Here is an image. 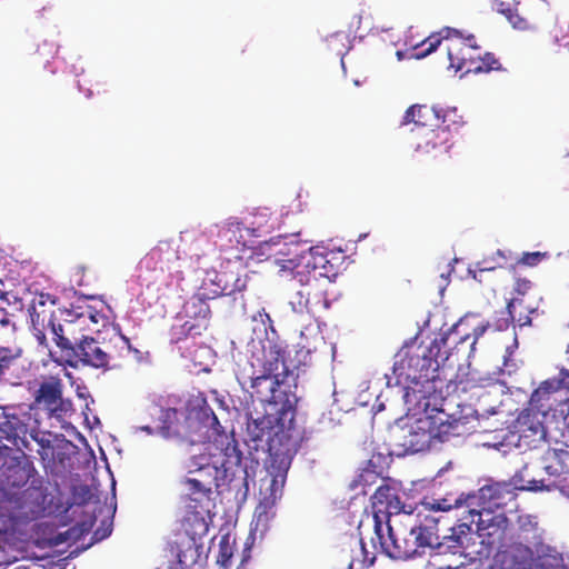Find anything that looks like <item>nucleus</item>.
<instances>
[{"mask_svg": "<svg viewBox=\"0 0 569 569\" xmlns=\"http://www.w3.org/2000/svg\"><path fill=\"white\" fill-rule=\"evenodd\" d=\"M39 433L40 432L38 431V428L37 427H32L28 435H30V437L36 442H38V445L41 447L42 450L52 449L50 439H48V438H46L43 436L39 437Z\"/></svg>", "mask_w": 569, "mask_h": 569, "instance_id": "obj_44", "label": "nucleus"}, {"mask_svg": "<svg viewBox=\"0 0 569 569\" xmlns=\"http://www.w3.org/2000/svg\"><path fill=\"white\" fill-rule=\"evenodd\" d=\"M470 527L476 525L477 531L489 539V543L502 541L509 528V519L503 511L468 509Z\"/></svg>", "mask_w": 569, "mask_h": 569, "instance_id": "obj_16", "label": "nucleus"}, {"mask_svg": "<svg viewBox=\"0 0 569 569\" xmlns=\"http://www.w3.org/2000/svg\"><path fill=\"white\" fill-rule=\"evenodd\" d=\"M452 508L451 503H448L447 499L437 500L431 503V509L436 511H448Z\"/></svg>", "mask_w": 569, "mask_h": 569, "instance_id": "obj_49", "label": "nucleus"}, {"mask_svg": "<svg viewBox=\"0 0 569 569\" xmlns=\"http://www.w3.org/2000/svg\"><path fill=\"white\" fill-rule=\"evenodd\" d=\"M141 431L147 432L148 435L154 433V428H152L150 425H144L139 428Z\"/></svg>", "mask_w": 569, "mask_h": 569, "instance_id": "obj_53", "label": "nucleus"}, {"mask_svg": "<svg viewBox=\"0 0 569 569\" xmlns=\"http://www.w3.org/2000/svg\"><path fill=\"white\" fill-rule=\"evenodd\" d=\"M567 495L569 497V485L567 486Z\"/></svg>", "mask_w": 569, "mask_h": 569, "instance_id": "obj_59", "label": "nucleus"}, {"mask_svg": "<svg viewBox=\"0 0 569 569\" xmlns=\"http://www.w3.org/2000/svg\"><path fill=\"white\" fill-rule=\"evenodd\" d=\"M21 353V349L13 351L8 347L0 346V387L21 385L26 376Z\"/></svg>", "mask_w": 569, "mask_h": 569, "instance_id": "obj_21", "label": "nucleus"}, {"mask_svg": "<svg viewBox=\"0 0 569 569\" xmlns=\"http://www.w3.org/2000/svg\"><path fill=\"white\" fill-rule=\"evenodd\" d=\"M118 341H119V342H120V345H121V346H120V348H121V349H126L128 353H129V352H134L136 355H138V353H139V350H138V349H136V348H132V346H131V343H130L129 338H127L126 336L120 335V336L118 337Z\"/></svg>", "mask_w": 569, "mask_h": 569, "instance_id": "obj_48", "label": "nucleus"}, {"mask_svg": "<svg viewBox=\"0 0 569 569\" xmlns=\"http://www.w3.org/2000/svg\"><path fill=\"white\" fill-rule=\"evenodd\" d=\"M193 321H203L206 329L208 328L210 308L207 298L203 295L192 296L183 306L182 315Z\"/></svg>", "mask_w": 569, "mask_h": 569, "instance_id": "obj_34", "label": "nucleus"}, {"mask_svg": "<svg viewBox=\"0 0 569 569\" xmlns=\"http://www.w3.org/2000/svg\"><path fill=\"white\" fill-rule=\"evenodd\" d=\"M278 223L277 216L267 207L257 208L251 214L246 230L253 237L272 232Z\"/></svg>", "mask_w": 569, "mask_h": 569, "instance_id": "obj_30", "label": "nucleus"}, {"mask_svg": "<svg viewBox=\"0 0 569 569\" xmlns=\"http://www.w3.org/2000/svg\"><path fill=\"white\" fill-rule=\"evenodd\" d=\"M163 408L161 405L157 403L156 401H151L148 403L144 409L143 413L150 418L152 422L160 421V417L162 415Z\"/></svg>", "mask_w": 569, "mask_h": 569, "instance_id": "obj_43", "label": "nucleus"}, {"mask_svg": "<svg viewBox=\"0 0 569 569\" xmlns=\"http://www.w3.org/2000/svg\"><path fill=\"white\" fill-rule=\"evenodd\" d=\"M186 410L189 421L196 420L201 427L212 430L217 435L223 431L203 392L191 395L186 403Z\"/></svg>", "mask_w": 569, "mask_h": 569, "instance_id": "obj_20", "label": "nucleus"}, {"mask_svg": "<svg viewBox=\"0 0 569 569\" xmlns=\"http://www.w3.org/2000/svg\"><path fill=\"white\" fill-rule=\"evenodd\" d=\"M515 293L516 295L513 297L525 298H531L532 295H539L530 280L520 278L516 280Z\"/></svg>", "mask_w": 569, "mask_h": 569, "instance_id": "obj_42", "label": "nucleus"}, {"mask_svg": "<svg viewBox=\"0 0 569 569\" xmlns=\"http://www.w3.org/2000/svg\"><path fill=\"white\" fill-rule=\"evenodd\" d=\"M545 471L552 477L569 475V428L560 430V438H555L553 446L542 456Z\"/></svg>", "mask_w": 569, "mask_h": 569, "instance_id": "obj_18", "label": "nucleus"}, {"mask_svg": "<svg viewBox=\"0 0 569 569\" xmlns=\"http://www.w3.org/2000/svg\"><path fill=\"white\" fill-rule=\"evenodd\" d=\"M219 282H223L221 295H232L234 292L243 291L247 288L248 274H240L233 272H222L218 276Z\"/></svg>", "mask_w": 569, "mask_h": 569, "instance_id": "obj_39", "label": "nucleus"}, {"mask_svg": "<svg viewBox=\"0 0 569 569\" xmlns=\"http://www.w3.org/2000/svg\"><path fill=\"white\" fill-rule=\"evenodd\" d=\"M282 350L278 346L262 347L261 351L252 352L249 365L243 368L238 380L242 387L249 385L252 395L261 402H268L271 410L281 412L282 416L293 419L296 417L298 397L291 390V382L279 373Z\"/></svg>", "mask_w": 569, "mask_h": 569, "instance_id": "obj_2", "label": "nucleus"}, {"mask_svg": "<svg viewBox=\"0 0 569 569\" xmlns=\"http://www.w3.org/2000/svg\"><path fill=\"white\" fill-rule=\"evenodd\" d=\"M568 352H569V345H568Z\"/></svg>", "mask_w": 569, "mask_h": 569, "instance_id": "obj_60", "label": "nucleus"}, {"mask_svg": "<svg viewBox=\"0 0 569 569\" xmlns=\"http://www.w3.org/2000/svg\"><path fill=\"white\" fill-rule=\"evenodd\" d=\"M246 229L243 223L237 218H229L226 221L218 224L217 237L220 241L222 249L237 248L239 244L244 246L242 231Z\"/></svg>", "mask_w": 569, "mask_h": 569, "instance_id": "obj_31", "label": "nucleus"}, {"mask_svg": "<svg viewBox=\"0 0 569 569\" xmlns=\"http://www.w3.org/2000/svg\"><path fill=\"white\" fill-rule=\"evenodd\" d=\"M204 330L207 329L203 321H193L180 315L170 327L169 340L171 343H180L189 338L201 336Z\"/></svg>", "mask_w": 569, "mask_h": 569, "instance_id": "obj_33", "label": "nucleus"}, {"mask_svg": "<svg viewBox=\"0 0 569 569\" xmlns=\"http://www.w3.org/2000/svg\"><path fill=\"white\" fill-rule=\"evenodd\" d=\"M242 452L237 441L227 438L224 448L209 446L194 455L188 463V475L212 487L219 493L226 487L229 492L243 497L249 491L248 471L241 466Z\"/></svg>", "mask_w": 569, "mask_h": 569, "instance_id": "obj_3", "label": "nucleus"}, {"mask_svg": "<svg viewBox=\"0 0 569 569\" xmlns=\"http://www.w3.org/2000/svg\"><path fill=\"white\" fill-rule=\"evenodd\" d=\"M371 541L375 546L379 543L381 551L392 559H409L421 553L413 542H409L407 539L400 540L391 526L390 535L388 531L382 530L381 537L375 533Z\"/></svg>", "mask_w": 569, "mask_h": 569, "instance_id": "obj_23", "label": "nucleus"}, {"mask_svg": "<svg viewBox=\"0 0 569 569\" xmlns=\"http://www.w3.org/2000/svg\"><path fill=\"white\" fill-rule=\"evenodd\" d=\"M472 73H488L490 71H499L502 69L500 61L491 52H486L483 56L476 54L475 61L470 66Z\"/></svg>", "mask_w": 569, "mask_h": 569, "instance_id": "obj_40", "label": "nucleus"}, {"mask_svg": "<svg viewBox=\"0 0 569 569\" xmlns=\"http://www.w3.org/2000/svg\"><path fill=\"white\" fill-rule=\"evenodd\" d=\"M485 330H486V327H483V326H478L473 329V337H472V341L470 345L471 348H473V346L476 345L479 337H481L483 335Z\"/></svg>", "mask_w": 569, "mask_h": 569, "instance_id": "obj_50", "label": "nucleus"}, {"mask_svg": "<svg viewBox=\"0 0 569 569\" xmlns=\"http://www.w3.org/2000/svg\"><path fill=\"white\" fill-rule=\"evenodd\" d=\"M446 49L448 53V59L450 62V68H453L456 71H465L466 73H472L469 71L470 66L475 61L476 52L470 51L467 47L462 46V42L457 39H452V42L446 41Z\"/></svg>", "mask_w": 569, "mask_h": 569, "instance_id": "obj_32", "label": "nucleus"}, {"mask_svg": "<svg viewBox=\"0 0 569 569\" xmlns=\"http://www.w3.org/2000/svg\"><path fill=\"white\" fill-rule=\"evenodd\" d=\"M258 315H259L260 320H261L263 323L268 322V323H269V326H270V328H272V320H271V317H270V315H269L268 312H266V310H264V309H262L261 311H259V312H258Z\"/></svg>", "mask_w": 569, "mask_h": 569, "instance_id": "obj_51", "label": "nucleus"}, {"mask_svg": "<svg viewBox=\"0 0 569 569\" xmlns=\"http://www.w3.org/2000/svg\"><path fill=\"white\" fill-rule=\"evenodd\" d=\"M33 471L34 468L31 463L17 461L9 466L4 472L6 485L10 488L20 489L29 482Z\"/></svg>", "mask_w": 569, "mask_h": 569, "instance_id": "obj_36", "label": "nucleus"}, {"mask_svg": "<svg viewBox=\"0 0 569 569\" xmlns=\"http://www.w3.org/2000/svg\"><path fill=\"white\" fill-rule=\"evenodd\" d=\"M113 356L109 346H102L97 339L89 336H82L80 343L76 347V352L68 365L78 368L79 365L108 371L117 367L112 363Z\"/></svg>", "mask_w": 569, "mask_h": 569, "instance_id": "obj_13", "label": "nucleus"}, {"mask_svg": "<svg viewBox=\"0 0 569 569\" xmlns=\"http://www.w3.org/2000/svg\"><path fill=\"white\" fill-rule=\"evenodd\" d=\"M346 569H366L373 565L375 556H369L362 539H351L341 550Z\"/></svg>", "mask_w": 569, "mask_h": 569, "instance_id": "obj_28", "label": "nucleus"}, {"mask_svg": "<svg viewBox=\"0 0 569 569\" xmlns=\"http://www.w3.org/2000/svg\"><path fill=\"white\" fill-rule=\"evenodd\" d=\"M517 496V488L511 482H492L482 486L477 495H469L466 503L468 509L478 506V510H498L513 503Z\"/></svg>", "mask_w": 569, "mask_h": 569, "instance_id": "obj_14", "label": "nucleus"}, {"mask_svg": "<svg viewBox=\"0 0 569 569\" xmlns=\"http://www.w3.org/2000/svg\"><path fill=\"white\" fill-rule=\"evenodd\" d=\"M443 412L432 417L418 419L411 425L401 428L396 436L398 455L417 453L430 448L432 441H445L450 436H458L459 420L443 419Z\"/></svg>", "mask_w": 569, "mask_h": 569, "instance_id": "obj_4", "label": "nucleus"}, {"mask_svg": "<svg viewBox=\"0 0 569 569\" xmlns=\"http://www.w3.org/2000/svg\"><path fill=\"white\" fill-rule=\"evenodd\" d=\"M552 559H553V560H557V561H560V560H561V557H556V556H553V557H552Z\"/></svg>", "mask_w": 569, "mask_h": 569, "instance_id": "obj_56", "label": "nucleus"}, {"mask_svg": "<svg viewBox=\"0 0 569 569\" xmlns=\"http://www.w3.org/2000/svg\"><path fill=\"white\" fill-rule=\"evenodd\" d=\"M400 483L391 478H383L382 483L371 496L373 532L381 536L382 530L390 533V518L399 515L405 505L400 497Z\"/></svg>", "mask_w": 569, "mask_h": 569, "instance_id": "obj_9", "label": "nucleus"}, {"mask_svg": "<svg viewBox=\"0 0 569 569\" xmlns=\"http://www.w3.org/2000/svg\"><path fill=\"white\" fill-rule=\"evenodd\" d=\"M295 279L301 283V288L290 301L296 317L295 321L305 330H309L317 327V313L329 308L328 287L330 283L327 277L322 274L317 277L315 273L306 276L302 272H297Z\"/></svg>", "mask_w": 569, "mask_h": 569, "instance_id": "obj_6", "label": "nucleus"}, {"mask_svg": "<svg viewBox=\"0 0 569 569\" xmlns=\"http://www.w3.org/2000/svg\"><path fill=\"white\" fill-rule=\"evenodd\" d=\"M248 442L252 443L254 450L262 449L270 457V448L274 439L289 438L298 448V435L295 430V418L286 417L281 412L271 410L267 415L251 419L247 422Z\"/></svg>", "mask_w": 569, "mask_h": 569, "instance_id": "obj_7", "label": "nucleus"}, {"mask_svg": "<svg viewBox=\"0 0 569 569\" xmlns=\"http://www.w3.org/2000/svg\"><path fill=\"white\" fill-rule=\"evenodd\" d=\"M39 456H41L42 459H44L43 452L39 450Z\"/></svg>", "mask_w": 569, "mask_h": 569, "instance_id": "obj_58", "label": "nucleus"}, {"mask_svg": "<svg viewBox=\"0 0 569 569\" xmlns=\"http://www.w3.org/2000/svg\"><path fill=\"white\" fill-rule=\"evenodd\" d=\"M461 503H462V501H461V499H460V498H459V499H456V501H455V507H460V506H461Z\"/></svg>", "mask_w": 569, "mask_h": 569, "instance_id": "obj_55", "label": "nucleus"}, {"mask_svg": "<svg viewBox=\"0 0 569 569\" xmlns=\"http://www.w3.org/2000/svg\"><path fill=\"white\" fill-rule=\"evenodd\" d=\"M540 301V295H532L531 298L512 297L507 305L516 316V323L519 327H526L531 326V316L537 313Z\"/></svg>", "mask_w": 569, "mask_h": 569, "instance_id": "obj_29", "label": "nucleus"}, {"mask_svg": "<svg viewBox=\"0 0 569 569\" xmlns=\"http://www.w3.org/2000/svg\"><path fill=\"white\" fill-rule=\"evenodd\" d=\"M458 37L459 40L462 42V46L470 49V51L476 52L480 49V47L477 44V40L473 34L463 36L462 31L458 29L445 27L437 34H431L423 42L425 44H428V47L422 53V57L433 52L441 44L442 41L452 42V39H457Z\"/></svg>", "mask_w": 569, "mask_h": 569, "instance_id": "obj_27", "label": "nucleus"}, {"mask_svg": "<svg viewBox=\"0 0 569 569\" xmlns=\"http://www.w3.org/2000/svg\"><path fill=\"white\" fill-rule=\"evenodd\" d=\"M507 18L515 28L523 29L526 27V20L519 17V14L513 13L511 9H508Z\"/></svg>", "mask_w": 569, "mask_h": 569, "instance_id": "obj_47", "label": "nucleus"}, {"mask_svg": "<svg viewBox=\"0 0 569 569\" xmlns=\"http://www.w3.org/2000/svg\"><path fill=\"white\" fill-rule=\"evenodd\" d=\"M48 330L52 333L53 341L60 349L62 356L66 357V362L68 363L74 355L76 347L80 343L83 335L77 330V325L73 321L56 323L53 320L52 325H49Z\"/></svg>", "mask_w": 569, "mask_h": 569, "instance_id": "obj_24", "label": "nucleus"}, {"mask_svg": "<svg viewBox=\"0 0 569 569\" xmlns=\"http://www.w3.org/2000/svg\"><path fill=\"white\" fill-rule=\"evenodd\" d=\"M529 410L569 428V370L561 369L557 377L540 382L531 393Z\"/></svg>", "mask_w": 569, "mask_h": 569, "instance_id": "obj_5", "label": "nucleus"}, {"mask_svg": "<svg viewBox=\"0 0 569 569\" xmlns=\"http://www.w3.org/2000/svg\"><path fill=\"white\" fill-rule=\"evenodd\" d=\"M87 313H88V318H90V320H91L92 322H94V323H98V322H99V319H100V318H103V316H102V315H100L99 312H94V313H93L92 311H90V310H89Z\"/></svg>", "mask_w": 569, "mask_h": 569, "instance_id": "obj_52", "label": "nucleus"}, {"mask_svg": "<svg viewBox=\"0 0 569 569\" xmlns=\"http://www.w3.org/2000/svg\"><path fill=\"white\" fill-rule=\"evenodd\" d=\"M293 441L289 438L274 439L270 448V457L267 461L269 476L268 498L274 502L282 496L287 475L293 456L297 453Z\"/></svg>", "mask_w": 569, "mask_h": 569, "instance_id": "obj_11", "label": "nucleus"}, {"mask_svg": "<svg viewBox=\"0 0 569 569\" xmlns=\"http://www.w3.org/2000/svg\"><path fill=\"white\" fill-rule=\"evenodd\" d=\"M469 338V333L460 335L458 327H455L447 336L436 339L430 347L412 345L401 348L392 367L397 382L407 383V389L418 395L419 400H427V405L430 400L436 402L453 392H467L476 387L475 379L469 378V373L459 372L455 379L441 378L439 362L432 357V352L437 349L438 353L440 347L447 346L450 340L455 345H460Z\"/></svg>", "mask_w": 569, "mask_h": 569, "instance_id": "obj_1", "label": "nucleus"}, {"mask_svg": "<svg viewBox=\"0 0 569 569\" xmlns=\"http://www.w3.org/2000/svg\"><path fill=\"white\" fill-rule=\"evenodd\" d=\"M182 485L186 488L189 499L199 506L204 503L208 505L212 499L213 491L216 490L212 487H208V485L202 482L200 479H196L193 476L189 475H187L182 480Z\"/></svg>", "mask_w": 569, "mask_h": 569, "instance_id": "obj_35", "label": "nucleus"}, {"mask_svg": "<svg viewBox=\"0 0 569 569\" xmlns=\"http://www.w3.org/2000/svg\"><path fill=\"white\" fill-rule=\"evenodd\" d=\"M511 323H516V316L507 306L505 310L497 312L491 326L498 331H503L507 330Z\"/></svg>", "mask_w": 569, "mask_h": 569, "instance_id": "obj_41", "label": "nucleus"}, {"mask_svg": "<svg viewBox=\"0 0 569 569\" xmlns=\"http://www.w3.org/2000/svg\"><path fill=\"white\" fill-rule=\"evenodd\" d=\"M140 267L148 271L168 272L177 281L183 279L178 248L170 241H159L140 261Z\"/></svg>", "mask_w": 569, "mask_h": 569, "instance_id": "obj_15", "label": "nucleus"}, {"mask_svg": "<svg viewBox=\"0 0 569 569\" xmlns=\"http://www.w3.org/2000/svg\"><path fill=\"white\" fill-rule=\"evenodd\" d=\"M502 569H532V566L538 569H547V565L541 557L533 559L532 549L522 543L513 542L502 551Z\"/></svg>", "mask_w": 569, "mask_h": 569, "instance_id": "obj_22", "label": "nucleus"}, {"mask_svg": "<svg viewBox=\"0 0 569 569\" xmlns=\"http://www.w3.org/2000/svg\"><path fill=\"white\" fill-rule=\"evenodd\" d=\"M178 410L176 408H163L159 423L156 430L164 438L180 436L181 431L177 426Z\"/></svg>", "mask_w": 569, "mask_h": 569, "instance_id": "obj_38", "label": "nucleus"}, {"mask_svg": "<svg viewBox=\"0 0 569 569\" xmlns=\"http://www.w3.org/2000/svg\"><path fill=\"white\" fill-rule=\"evenodd\" d=\"M48 302L53 307L57 303V298L50 293H40L32 300L28 309L33 336L43 347H48L47 331L53 321V310L47 308Z\"/></svg>", "mask_w": 569, "mask_h": 569, "instance_id": "obj_17", "label": "nucleus"}, {"mask_svg": "<svg viewBox=\"0 0 569 569\" xmlns=\"http://www.w3.org/2000/svg\"><path fill=\"white\" fill-rule=\"evenodd\" d=\"M545 254L541 252H526L520 258V262L527 266H536Z\"/></svg>", "mask_w": 569, "mask_h": 569, "instance_id": "obj_45", "label": "nucleus"}, {"mask_svg": "<svg viewBox=\"0 0 569 569\" xmlns=\"http://www.w3.org/2000/svg\"><path fill=\"white\" fill-rule=\"evenodd\" d=\"M449 112H442L440 109L427 104H413L409 107L403 116L402 124L415 123L417 130L422 128H432L447 123Z\"/></svg>", "mask_w": 569, "mask_h": 569, "instance_id": "obj_25", "label": "nucleus"}, {"mask_svg": "<svg viewBox=\"0 0 569 569\" xmlns=\"http://www.w3.org/2000/svg\"><path fill=\"white\" fill-rule=\"evenodd\" d=\"M64 385L59 377H49L39 383L33 393L32 409L42 410L48 418L59 421L70 418L73 412V402L63 396Z\"/></svg>", "mask_w": 569, "mask_h": 569, "instance_id": "obj_10", "label": "nucleus"}, {"mask_svg": "<svg viewBox=\"0 0 569 569\" xmlns=\"http://www.w3.org/2000/svg\"><path fill=\"white\" fill-rule=\"evenodd\" d=\"M416 148L418 151L429 152L435 149H449L448 142L451 139L449 124L443 123L438 127L422 128L415 133Z\"/></svg>", "mask_w": 569, "mask_h": 569, "instance_id": "obj_26", "label": "nucleus"}, {"mask_svg": "<svg viewBox=\"0 0 569 569\" xmlns=\"http://www.w3.org/2000/svg\"><path fill=\"white\" fill-rule=\"evenodd\" d=\"M0 440H7L14 447L27 443V436L32 428V406L26 403H11L0 406Z\"/></svg>", "mask_w": 569, "mask_h": 569, "instance_id": "obj_12", "label": "nucleus"}, {"mask_svg": "<svg viewBox=\"0 0 569 569\" xmlns=\"http://www.w3.org/2000/svg\"><path fill=\"white\" fill-rule=\"evenodd\" d=\"M439 519L432 516H426L423 521L410 529V535L415 537L413 545L417 549L430 548L439 555L460 552L463 548V538L470 532V526L467 522L451 527V535L439 537Z\"/></svg>", "mask_w": 569, "mask_h": 569, "instance_id": "obj_8", "label": "nucleus"}, {"mask_svg": "<svg viewBox=\"0 0 569 569\" xmlns=\"http://www.w3.org/2000/svg\"><path fill=\"white\" fill-rule=\"evenodd\" d=\"M278 346L282 350L280 367H282V376L291 382V387L297 388L298 373L295 375L296 370L302 367L311 365L312 349L310 346L302 345L295 349V355L287 350V346L282 341H268L264 347Z\"/></svg>", "mask_w": 569, "mask_h": 569, "instance_id": "obj_19", "label": "nucleus"}, {"mask_svg": "<svg viewBox=\"0 0 569 569\" xmlns=\"http://www.w3.org/2000/svg\"><path fill=\"white\" fill-rule=\"evenodd\" d=\"M381 456L379 455L377 459H380ZM376 456H372V458L368 461V467L365 468L358 477L352 481L351 488L358 489L361 488V492L363 495H367V487H371L373 483H376L377 479L381 476L382 469L376 470Z\"/></svg>", "mask_w": 569, "mask_h": 569, "instance_id": "obj_37", "label": "nucleus"}, {"mask_svg": "<svg viewBox=\"0 0 569 569\" xmlns=\"http://www.w3.org/2000/svg\"><path fill=\"white\" fill-rule=\"evenodd\" d=\"M300 333H301V338H303L306 335L305 330H301Z\"/></svg>", "mask_w": 569, "mask_h": 569, "instance_id": "obj_57", "label": "nucleus"}, {"mask_svg": "<svg viewBox=\"0 0 569 569\" xmlns=\"http://www.w3.org/2000/svg\"><path fill=\"white\" fill-rule=\"evenodd\" d=\"M3 297V292L0 290V298ZM13 327L11 321V315L3 307H0V328Z\"/></svg>", "mask_w": 569, "mask_h": 569, "instance_id": "obj_46", "label": "nucleus"}, {"mask_svg": "<svg viewBox=\"0 0 569 569\" xmlns=\"http://www.w3.org/2000/svg\"><path fill=\"white\" fill-rule=\"evenodd\" d=\"M177 557H178L179 563L186 565L187 561H186V553L184 552H182V551L178 552Z\"/></svg>", "mask_w": 569, "mask_h": 569, "instance_id": "obj_54", "label": "nucleus"}]
</instances>
